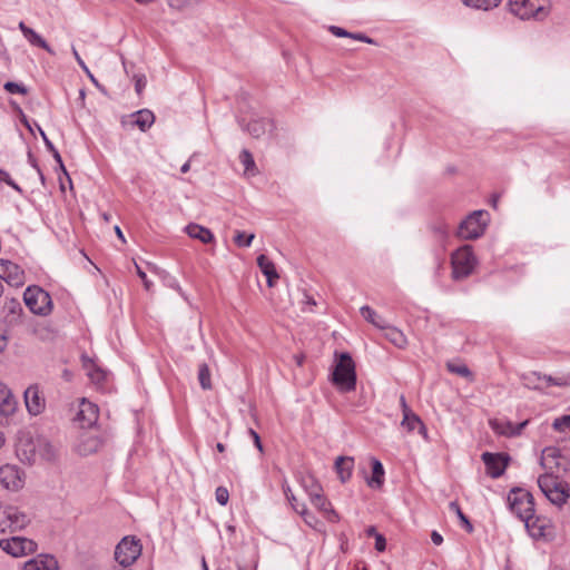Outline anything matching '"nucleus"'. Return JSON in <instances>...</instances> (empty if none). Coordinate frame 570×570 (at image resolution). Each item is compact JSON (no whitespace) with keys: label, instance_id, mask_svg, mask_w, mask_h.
Returning <instances> with one entry per match:
<instances>
[{"label":"nucleus","instance_id":"f257e3e1","mask_svg":"<svg viewBox=\"0 0 570 570\" xmlns=\"http://www.w3.org/2000/svg\"><path fill=\"white\" fill-rule=\"evenodd\" d=\"M508 8L522 20H543L549 14V0H508Z\"/></svg>","mask_w":570,"mask_h":570},{"label":"nucleus","instance_id":"13d9d810","mask_svg":"<svg viewBox=\"0 0 570 570\" xmlns=\"http://www.w3.org/2000/svg\"><path fill=\"white\" fill-rule=\"evenodd\" d=\"M38 129H39V131H40V135H41V137H42V139H43V142H45V145H46L47 149H48L49 151L53 150V148H56V147H55V146H53V144L48 139V137L46 136L45 131H43L40 127H38Z\"/></svg>","mask_w":570,"mask_h":570},{"label":"nucleus","instance_id":"a19ab883","mask_svg":"<svg viewBox=\"0 0 570 570\" xmlns=\"http://www.w3.org/2000/svg\"><path fill=\"white\" fill-rule=\"evenodd\" d=\"M239 159L245 167V173H252L255 169V161L252 154L247 149H243Z\"/></svg>","mask_w":570,"mask_h":570},{"label":"nucleus","instance_id":"ddd939ff","mask_svg":"<svg viewBox=\"0 0 570 570\" xmlns=\"http://www.w3.org/2000/svg\"><path fill=\"white\" fill-rule=\"evenodd\" d=\"M521 521L524 522V525L529 532V534L533 539L549 538L552 535V527L550 521L542 517H537L534 513L525 517Z\"/></svg>","mask_w":570,"mask_h":570},{"label":"nucleus","instance_id":"8fccbe9b","mask_svg":"<svg viewBox=\"0 0 570 570\" xmlns=\"http://www.w3.org/2000/svg\"><path fill=\"white\" fill-rule=\"evenodd\" d=\"M0 181H4L7 185L12 187L14 190L21 193V188L11 179L8 171L0 169Z\"/></svg>","mask_w":570,"mask_h":570},{"label":"nucleus","instance_id":"e2e57ef3","mask_svg":"<svg viewBox=\"0 0 570 570\" xmlns=\"http://www.w3.org/2000/svg\"><path fill=\"white\" fill-rule=\"evenodd\" d=\"M7 345H8L7 336L4 334L0 333V353L6 350Z\"/></svg>","mask_w":570,"mask_h":570},{"label":"nucleus","instance_id":"c03bdc74","mask_svg":"<svg viewBox=\"0 0 570 570\" xmlns=\"http://www.w3.org/2000/svg\"><path fill=\"white\" fill-rule=\"evenodd\" d=\"M283 491H284V494L287 499V501L289 502V504L292 505V508L298 512L301 509H302V504H299L294 495V493L292 492L289 485L285 482L283 484Z\"/></svg>","mask_w":570,"mask_h":570},{"label":"nucleus","instance_id":"cd10ccee","mask_svg":"<svg viewBox=\"0 0 570 570\" xmlns=\"http://www.w3.org/2000/svg\"><path fill=\"white\" fill-rule=\"evenodd\" d=\"M528 421H524L517 426L511 422L490 421L491 428L499 434L505 436H513L521 433L522 429L527 425Z\"/></svg>","mask_w":570,"mask_h":570},{"label":"nucleus","instance_id":"473e14b6","mask_svg":"<svg viewBox=\"0 0 570 570\" xmlns=\"http://www.w3.org/2000/svg\"><path fill=\"white\" fill-rule=\"evenodd\" d=\"M384 330H386V333H385L386 338L392 344H394L397 347H404L405 346L406 337L404 336V334L400 330H397L395 327H390L386 324H385V328Z\"/></svg>","mask_w":570,"mask_h":570},{"label":"nucleus","instance_id":"6e6d98bb","mask_svg":"<svg viewBox=\"0 0 570 570\" xmlns=\"http://www.w3.org/2000/svg\"><path fill=\"white\" fill-rule=\"evenodd\" d=\"M248 433L253 438L254 444L258 449V451L263 452V444L261 442V438H259L258 433L253 429H249Z\"/></svg>","mask_w":570,"mask_h":570},{"label":"nucleus","instance_id":"de8ad7c7","mask_svg":"<svg viewBox=\"0 0 570 570\" xmlns=\"http://www.w3.org/2000/svg\"><path fill=\"white\" fill-rule=\"evenodd\" d=\"M216 501L220 505H226L229 500L228 490L225 487H218L215 491Z\"/></svg>","mask_w":570,"mask_h":570},{"label":"nucleus","instance_id":"ea45409f","mask_svg":"<svg viewBox=\"0 0 570 570\" xmlns=\"http://www.w3.org/2000/svg\"><path fill=\"white\" fill-rule=\"evenodd\" d=\"M431 230L440 243H444L449 237V227L443 222L432 225Z\"/></svg>","mask_w":570,"mask_h":570},{"label":"nucleus","instance_id":"4be33fe9","mask_svg":"<svg viewBox=\"0 0 570 570\" xmlns=\"http://www.w3.org/2000/svg\"><path fill=\"white\" fill-rule=\"evenodd\" d=\"M19 29L22 32L23 37L30 42V45L42 48L50 55H55V51L48 45V42L33 29L28 27L23 21L19 22Z\"/></svg>","mask_w":570,"mask_h":570},{"label":"nucleus","instance_id":"a211bd4d","mask_svg":"<svg viewBox=\"0 0 570 570\" xmlns=\"http://www.w3.org/2000/svg\"><path fill=\"white\" fill-rule=\"evenodd\" d=\"M24 403L31 415H38L46 407V400L37 385H31L24 391Z\"/></svg>","mask_w":570,"mask_h":570},{"label":"nucleus","instance_id":"bb28decb","mask_svg":"<svg viewBox=\"0 0 570 570\" xmlns=\"http://www.w3.org/2000/svg\"><path fill=\"white\" fill-rule=\"evenodd\" d=\"M354 459L352 456H338L335 460V470L340 480L345 483L352 476Z\"/></svg>","mask_w":570,"mask_h":570},{"label":"nucleus","instance_id":"412c9836","mask_svg":"<svg viewBox=\"0 0 570 570\" xmlns=\"http://www.w3.org/2000/svg\"><path fill=\"white\" fill-rule=\"evenodd\" d=\"M257 265L266 276L268 287H274L279 278L275 264L266 255L262 254L257 257Z\"/></svg>","mask_w":570,"mask_h":570},{"label":"nucleus","instance_id":"b1692460","mask_svg":"<svg viewBox=\"0 0 570 570\" xmlns=\"http://www.w3.org/2000/svg\"><path fill=\"white\" fill-rule=\"evenodd\" d=\"M254 138H259L274 129V122L267 118L254 119L245 128Z\"/></svg>","mask_w":570,"mask_h":570},{"label":"nucleus","instance_id":"37998d69","mask_svg":"<svg viewBox=\"0 0 570 570\" xmlns=\"http://www.w3.org/2000/svg\"><path fill=\"white\" fill-rule=\"evenodd\" d=\"M91 367H87L88 370V376L90 377V380L94 382V383H101L105 377H106V374L102 370L96 367L94 364L90 365Z\"/></svg>","mask_w":570,"mask_h":570},{"label":"nucleus","instance_id":"09e8293b","mask_svg":"<svg viewBox=\"0 0 570 570\" xmlns=\"http://www.w3.org/2000/svg\"><path fill=\"white\" fill-rule=\"evenodd\" d=\"M297 513H299V514L303 517L304 521H305L309 527H313V525H314V523H316V521H317V520H316V518H315V515H314L313 513H311V512L306 509V507H305L304 504H302V509H301Z\"/></svg>","mask_w":570,"mask_h":570},{"label":"nucleus","instance_id":"f3484780","mask_svg":"<svg viewBox=\"0 0 570 570\" xmlns=\"http://www.w3.org/2000/svg\"><path fill=\"white\" fill-rule=\"evenodd\" d=\"M0 482L6 489L11 491L21 489L23 485V479L20 469L11 464L1 466Z\"/></svg>","mask_w":570,"mask_h":570},{"label":"nucleus","instance_id":"69168bd1","mask_svg":"<svg viewBox=\"0 0 570 570\" xmlns=\"http://www.w3.org/2000/svg\"><path fill=\"white\" fill-rule=\"evenodd\" d=\"M115 233H116L117 237H118L122 243H125V242H126L125 236H124V234H122V230L120 229V227H119V226H115Z\"/></svg>","mask_w":570,"mask_h":570},{"label":"nucleus","instance_id":"6e6552de","mask_svg":"<svg viewBox=\"0 0 570 570\" xmlns=\"http://www.w3.org/2000/svg\"><path fill=\"white\" fill-rule=\"evenodd\" d=\"M140 554L141 544L135 537L122 538L115 549V559L124 568L131 566Z\"/></svg>","mask_w":570,"mask_h":570},{"label":"nucleus","instance_id":"2eb2a0df","mask_svg":"<svg viewBox=\"0 0 570 570\" xmlns=\"http://www.w3.org/2000/svg\"><path fill=\"white\" fill-rule=\"evenodd\" d=\"M155 122V115L148 109H141L132 112L128 117H122L121 125L125 128L137 126L141 131H146Z\"/></svg>","mask_w":570,"mask_h":570},{"label":"nucleus","instance_id":"c85d7f7f","mask_svg":"<svg viewBox=\"0 0 570 570\" xmlns=\"http://www.w3.org/2000/svg\"><path fill=\"white\" fill-rule=\"evenodd\" d=\"M328 31L333 36L338 37V38L346 37V38H351V39H354V40H357V41H362V42H365V43H368V45H377L374 39L367 37L363 32H350V31L345 30L344 28H341V27H337V26H330L328 27Z\"/></svg>","mask_w":570,"mask_h":570},{"label":"nucleus","instance_id":"9d476101","mask_svg":"<svg viewBox=\"0 0 570 570\" xmlns=\"http://www.w3.org/2000/svg\"><path fill=\"white\" fill-rule=\"evenodd\" d=\"M0 548L14 558H21L36 552L37 543L24 537H12L10 539H1Z\"/></svg>","mask_w":570,"mask_h":570},{"label":"nucleus","instance_id":"338daca9","mask_svg":"<svg viewBox=\"0 0 570 570\" xmlns=\"http://www.w3.org/2000/svg\"><path fill=\"white\" fill-rule=\"evenodd\" d=\"M86 75L89 77V79L96 87L100 88L98 80L95 78V76L90 72L89 69L88 72H86Z\"/></svg>","mask_w":570,"mask_h":570},{"label":"nucleus","instance_id":"c756f323","mask_svg":"<svg viewBox=\"0 0 570 570\" xmlns=\"http://www.w3.org/2000/svg\"><path fill=\"white\" fill-rule=\"evenodd\" d=\"M372 476L367 479L368 487L380 489L384 482V468L383 464L375 458L371 460Z\"/></svg>","mask_w":570,"mask_h":570},{"label":"nucleus","instance_id":"72a5a7b5","mask_svg":"<svg viewBox=\"0 0 570 570\" xmlns=\"http://www.w3.org/2000/svg\"><path fill=\"white\" fill-rule=\"evenodd\" d=\"M521 380H522L523 385L528 389L543 390L541 374L538 372H530V373L523 374Z\"/></svg>","mask_w":570,"mask_h":570},{"label":"nucleus","instance_id":"7c9ffc66","mask_svg":"<svg viewBox=\"0 0 570 570\" xmlns=\"http://www.w3.org/2000/svg\"><path fill=\"white\" fill-rule=\"evenodd\" d=\"M361 314L362 316L371 324H373L374 326L379 327V328H385V320L380 316L373 308H371L370 306L365 305V306H362L361 307Z\"/></svg>","mask_w":570,"mask_h":570},{"label":"nucleus","instance_id":"2f4dec72","mask_svg":"<svg viewBox=\"0 0 570 570\" xmlns=\"http://www.w3.org/2000/svg\"><path fill=\"white\" fill-rule=\"evenodd\" d=\"M3 311L7 313V317H10L9 322L16 321L22 312V306L19 299L11 298L6 301Z\"/></svg>","mask_w":570,"mask_h":570},{"label":"nucleus","instance_id":"39448f33","mask_svg":"<svg viewBox=\"0 0 570 570\" xmlns=\"http://www.w3.org/2000/svg\"><path fill=\"white\" fill-rule=\"evenodd\" d=\"M452 276L454 279L468 277L476 265V258L473 254L472 246L464 245L456 249L451 257Z\"/></svg>","mask_w":570,"mask_h":570},{"label":"nucleus","instance_id":"393cba45","mask_svg":"<svg viewBox=\"0 0 570 570\" xmlns=\"http://www.w3.org/2000/svg\"><path fill=\"white\" fill-rule=\"evenodd\" d=\"M16 401L10 390L0 383V416H8L16 411Z\"/></svg>","mask_w":570,"mask_h":570},{"label":"nucleus","instance_id":"9b49d317","mask_svg":"<svg viewBox=\"0 0 570 570\" xmlns=\"http://www.w3.org/2000/svg\"><path fill=\"white\" fill-rule=\"evenodd\" d=\"M106 439L96 431H85L76 444V451L83 456L96 453L105 444Z\"/></svg>","mask_w":570,"mask_h":570},{"label":"nucleus","instance_id":"bf43d9fd","mask_svg":"<svg viewBox=\"0 0 570 570\" xmlns=\"http://www.w3.org/2000/svg\"><path fill=\"white\" fill-rule=\"evenodd\" d=\"M431 540L436 546H440L443 542V538L438 531L432 532Z\"/></svg>","mask_w":570,"mask_h":570},{"label":"nucleus","instance_id":"79ce46f5","mask_svg":"<svg viewBox=\"0 0 570 570\" xmlns=\"http://www.w3.org/2000/svg\"><path fill=\"white\" fill-rule=\"evenodd\" d=\"M552 428L559 432L570 430V415H562L557 417L552 423Z\"/></svg>","mask_w":570,"mask_h":570},{"label":"nucleus","instance_id":"5701e85b","mask_svg":"<svg viewBox=\"0 0 570 570\" xmlns=\"http://www.w3.org/2000/svg\"><path fill=\"white\" fill-rule=\"evenodd\" d=\"M401 425L403 428H405L409 432H412L415 429H419V433L421 435H423L424 439H426V428H425L424 423L409 407H405V413L403 415Z\"/></svg>","mask_w":570,"mask_h":570},{"label":"nucleus","instance_id":"603ef678","mask_svg":"<svg viewBox=\"0 0 570 570\" xmlns=\"http://www.w3.org/2000/svg\"><path fill=\"white\" fill-rule=\"evenodd\" d=\"M134 79H135L136 92L138 95H140L142 92V90L145 89L146 83H147L146 77L144 75H135Z\"/></svg>","mask_w":570,"mask_h":570},{"label":"nucleus","instance_id":"052dcab7","mask_svg":"<svg viewBox=\"0 0 570 570\" xmlns=\"http://www.w3.org/2000/svg\"><path fill=\"white\" fill-rule=\"evenodd\" d=\"M52 154V157L55 158L56 163L59 165V167H62V158L59 154V151L53 148V150L50 151Z\"/></svg>","mask_w":570,"mask_h":570},{"label":"nucleus","instance_id":"1a4fd4ad","mask_svg":"<svg viewBox=\"0 0 570 570\" xmlns=\"http://www.w3.org/2000/svg\"><path fill=\"white\" fill-rule=\"evenodd\" d=\"M541 465L548 471L547 473L552 475L554 472H568L570 470L569 459L556 446H548L542 451Z\"/></svg>","mask_w":570,"mask_h":570},{"label":"nucleus","instance_id":"f8f14e48","mask_svg":"<svg viewBox=\"0 0 570 570\" xmlns=\"http://www.w3.org/2000/svg\"><path fill=\"white\" fill-rule=\"evenodd\" d=\"M482 461L485 464L487 473L493 478H500L509 465L510 456L507 453L484 452Z\"/></svg>","mask_w":570,"mask_h":570},{"label":"nucleus","instance_id":"58836bf2","mask_svg":"<svg viewBox=\"0 0 570 570\" xmlns=\"http://www.w3.org/2000/svg\"><path fill=\"white\" fill-rule=\"evenodd\" d=\"M449 508H450L451 511H453L458 515V518L462 522V524L465 528V530L469 533H471L473 531V525L470 522V520L468 519V517L462 512L459 503L456 501H452V502H450Z\"/></svg>","mask_w":570,"mask_h":570},{"label":"nucleus","instance_id":"f704fd0d","mask_svg":"<svg viewBox=\"0 0 570 570\" xmlns=\"http://www.w3.org/2000/svg\"><path fill=\"white\" fill-rule=\"evenodd\" d=\"M446 368L449 370V372H451L453 374L460 375V376L465 377V379H468L470 381L473 380L472 372L462 362H448L446 363Z\"/></svg>","mask_w":570,"mask_h":570},{"label":"nucleus","instance_id":"3c124183","mask_svg":"<svg viewBox=\"0 0 570 570\" xmlns=\"http://www.w3.org/2000/svg\"><path fill=\"white\" fill-rule=\"evenodd\" d=\"M135 267H136L137 275L144 283L145 289L150 291L153 283L147 278L146 273L141 269V267L137 263H135Z\"/></svg>","mask_w":570,"mask_h":570},{"label":"nucleus","instance_id":"0eeeda50","mask_svg":"<svg viewBox=\"0 0 570 570\" xmlns=\"http://www.w3.org/2000/svg\"><path fill=\"white\" fill-rule=\"evenodd\" d=\"M510 510L520 519L534 513V499L532 494L521 488H513L508 494Z\"/></svg>","mask_w":570,"mask_h":570},{"label":"nucleus","instance_id":"20e7f679","mask_svg":"<svg viewBox=\"0 0 570 570\" xmlns=\"http://www.w3.org/2000/svg\"><path fill=\"white\" fill-rule=\"evenodd\" d=\"M26 306L37 315L47 316L52 311V299L48 292L39 286H29L23 293Z\"/></svg>","mask_w":570,"mask_h":570},{"label":"nucleus","instance_id":"774afa93","mask_svg":"<svg viewBox=\"0 0 570 570\" xmlns=\"http://www.w3.org/2000/svg\"><path fill=\"white\" fill-rule=\"evenodd\" d=\"M499 195H493L492 198H491V205L493 208H497L498 207V203H499Z\"/></svg>","mask_w":570,"mask_h":570},{"label":"nucleus","instance_id":"4d7b16f0","mask_svg":"<svg viewBox=\"0 0 570 570\" xmlns=\"http://www.w3.org/2000/svg\"><path fill=\"white\" fill-rule=\"evenodd\" d=\"M72 53H73V57H75L76 61L81 67V69L85 72H88V67L86 66L85 61L81 59V57L79 56V53H78V51L76 50L75 47H72Z\"/></svg>","mask_w":570,"mask_h":570},{"label":"nucleus","instance_id":"a18cd8bd","mask_svg":"<svg viewBox=\"0 0 570 570\" xmlns=\"http://www.w3.org/2000/svg\"><path fill=\"white\" fill-rule=\"evenodd\" d=\"M3 88L10 94L26 95L28 92V89L23 85L13 81H7Z\"/></svg>","mask_w":570,"mask_h":570},{"label":"nucleus","instance_id":"4468645a","mask_svg":"<svg viewBox=\"0 0 570 570\" xmlns=\"http://www.w3.org/2000/svg\"><path fill=\"white\" fill-rule=\"evenodd\" d=\"M6 281L11 286H22L24 284V272L14 263L0 259V281Z\"/></svg>","mask_w":570,"mask_h":570},{"label":"nucleus","instance_id":"680f3d73","mask_svg":"<svg viewBox=\"0 0 570 570\" xmlns=\"http://www.w3.org/2000/svg\"><path fill=\"white\" fill-rule=\"evenodd\" d=\"M45 448H46V453L43 454L48 460H50L51 458H53V448L50 445V444H45Z\"/></svg>","mask_w":570,"mask_h":570},{"label":"nucleus","instance_id":"c9c22d12","mask_svg":"<svg viewBox=\"0 0 570 570\" xmlns=\"http://www.w3.org/2000/svg\"><path fill=\"white\" fill-rule=\"evenodd\" d=\"M541 380H542L543 389L551 386V385H554V386L570 385V375L553 377L551 375L541 374Z\"/></svg>","mask_w":570,"mask_h":570},{"label":"nucleus","instance_id":"aec40b11","mask_svg":"<svg viewBox=\"0 0 570 570\" xmlns=\"http://www.w3.org/2000/svg\"><path fill=\"white\" fill-rule=\"evenodd\" d=\"M23 570H58V562L50 554H39L38 557L27 561Z\"/></svg>","mask_w":570,"mask_h":570},{"label":"nucleus","instance_id":"4c0bfd02","mask_svg":"<svg viewBox=\"0 0 570 570\" xmlns=\"http://www.w3.org/2000/svg\"><path fill=\"white\" fill-rule=\"evenodd\" d=\"M198 381L203 390L212 389L210 371L206 363H202L198 368Z\"/></svg>","mask_w":570,"mask_h":570},{"label":"nucleus","instance_id":"e433bc0d","mask_svg":"<svg viewBox=\"0 0 570 570\" xmlns=\"http://www.w3.org/2000/svg\"><path fill=\"white\" fill-rule=\"evenodd\" d=\"M466 7L490 10L499 6L502 0H461Z\"/></svg>","mask_w":570,"mask_h":570},{"label":"nucleus","instance_id":"49530a36","mask_svg":"<svg viewBox=\"0 0 570 570\" xmlns=\"http://www.w3.org/2000/svg\"><path fill=\"white\" fill-rule=\"evenodd\" d=\"M254 237H255L254 234H249L248 236H245V234L243 232H237L234 240L238 246L249 247Z\"/></svg>","mask_w":570,"mask_h":570},{"label":"nucleus","instance_id":"6ab92c4d","mask_svg":"<svg viewBox=\"0 0 570 570\" xmlns=\"http://www.w3.org/2000/svg\"><path fill=\"white\" fill-rule=\"evenodd\" d=\"M76 419L81 423L82 428L91 426L98 420V406L83 399L79 405Z\"/></svg>","mask_w":570,"mask_h":570},{"label":"nucleus","instance_id":"5fc2aeb1","mask_svg":"<svg viewBox=\"0 0 570 570\" xmlns=\"http://www.w3.org/2000/svg\"><path fill=\"white\" fill-rule=\"evenodd\" d=\"M386 548V540L383 534L379 533L375 537V549L379 552H383Z\"/></svg>","mask_w":570,"mask_h":570},{"label":"nucleus","instance_id":"0e129e2a","mask_svg":"<svg viewBox=\"0 0 570 570\" xmlns=\"http://www.w3.org/2000/svg\"><path fill=\"white\" fill-rule=\"evenodd\" d=\"M365 533L367 537H376V534H379V532L376 531V528L374 525H371L368 527L366 530H365Z\"/></svg>","mask_w":570,"mask_h":570},{"label":"nucleus","instance_id":"a878e982","mask_svg":"<svg viewBox=\"0 0 570 570\" xmlns=\"http://www.w3.org/2000/svg\"><path fill=\"white\" fill-rule=\"evenodd\" d=\"M185 230L189 237L198 239L203 244H209L214 240V234L202 225L190 223L185 227Z\"/></svg>","mask_w":570,"mask_h":570},{"label":"nucleus","instance_id":"423d86ee","mask_svg":"<svg viewBox=\"0 0 570 570\" xmlns=\"http://www.w3.org/2000/svg\"><path fill=\"white\" fill-rule=\"evenodd\" d=\"M487 217L485 210H474L459 225L458 236L463 239L479 238L487 228Z\"/></svg>","mask_w":570,"mask_h":570},{"label":"nucleus","instance_id":"864d4df0","mask_svg":"<svg viewBox=\"0 0 570 570\" xmlns=\"http://www.w3.org/2000/svg\"><path fill=\"white\" fill-rule=\"evenodd\" d=\"M167 4L175 10H183L189 6L188 0H166Z\"/></svg>","mask_w":570,"mask_h":570},{"label":"nucleus","instance_id":"f03ea898","mask_svg":"<svg viewBox=\"0 0 570 570\" xmlns=\"http://www.w3.org/2000/svg\"><path fill=\"white\" fill-rule=\"evenodd\" d=\"M332 381L341 392H351L356 387L355 364L348 353H342L332 374Z\"/></svg>","mask_w":570,"mask_h":570},{"label":"nucleus","instance_id":"7ed1b4c3","mask_svg":"<svg viewBox=\"0 0 570 570\" xmlns=\"http://www.w3.org/2000/svg\"><path fill=\"white\" fill-rule=\"evenodd\" d=\"M538 485L546 498L553 504L561 507L570 499V488L566 482L558 480L551 473L538 478Z\"/></svg>","mask_w":570,"mask_h":570},{"label":"nucleus","instance_id":"dca6fc26","mask_svg":"<svg viewBox=\"0 0 570 570\" xmlns=\"http://www.w3.org/2000/svg\"><path fill=\"white\" fill-rule=\"evenodd\" d=\"M321 491V487L313 482L311 489H308L311 501L316 509L324 512L330 521L336 522L338 520V515L333 509H331V503L326 500V498H324Z\"/></svg>","mask_w":570,"mask_h":570}]
</instances>
